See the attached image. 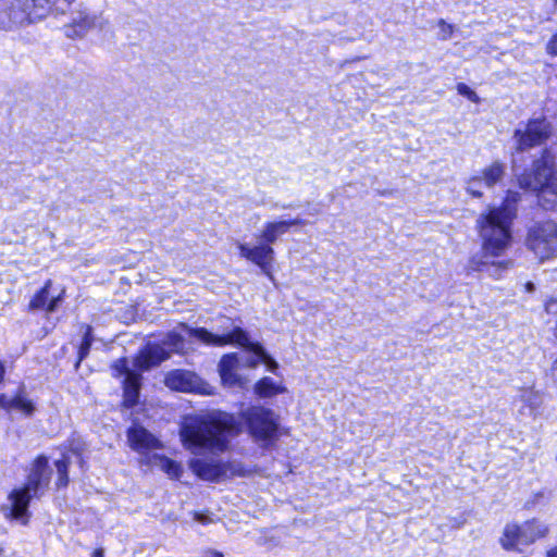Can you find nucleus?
<instances>
[{
    "label": "nucleus",
    "mask_w": 557,
    "mask_h": 557,
    "mask_svg": "<svg viewBox=\"0 0 557 557\" xmlns=\"http://www.w3.org/2000/svg\"><path fill=\"white\" fill-rule=\"evenodd\" d=\"M236 419L225 412L186 417L180 429L182 446L193 455L188 467L199 479L220 482L244 476L245 469L237 461H221L214 456L228 449L231 438L239 433Z\"/></svg>",
    "instance_id": "f257e3e1"
},
{
    "label": "nucleus",
    "mask_w": 557,
    "mask_h": 557,
    "mask_svg": "<svg viewBox=\"0 0 557 557\" xmlns=\"http://www.w3.org/2000/svg\"><path fill=\"white\" fill-rule=\"evenodd\" d=\"M521 199L518 191L508 190L500 206H492L476 219V228L482 240V250L472 255L467 263V272H488L495 278L508 270L510 260H496L511 246V227L517 218V206Z\"/></svg>",
    "instance_id": "f03ea898"
},
{
    "label": "nucleus",
    "mask_w": 557,
    "mask_h": 557,
    "mask_svg": "<svg viewBox=\"0 0 557 557\" xmlns=\"http://www.w3.org/2000/svg\"><path fill=\"white\" fill-rule=\"evenodd\" d=\"M51 472L47 457H37L30 467L26 484L23 487L13 490L8 496L7 504L2 505L1 511L3 516L7 519L18 520L26 524L29 517V502L32 498H38L45 493L50 482Z\"/></svg>",
    "instance_id": "7ed1b4c3"
},
{
    "label": "nucleus",
    "mask_w": 557,
    "mask_h": 557,
    "mask_svg": "<svg viewBox=\"0 0 557 557\" xmlns=\"http://www.w3.org/2000/svg\"><path fill=\"white\" fill-rule=\"evenodd\" d=\"M520 188L537 193L539 205L545 210L557 208V169L555 157L545 150L542 157L533 162V170L517 175Z\"/></svg>",
    "instance_id": "20e7f679"
},
{
    "label": "nucleus",
    "mask_w": 557,
    "mask_h": 557,
    "mask_svg": "<svg viewBox=\"0 0 557 557\" xmlns=\"http://www.w3.org/2000/svg\"><path fill=\"white\" fill-rule=\"evenodd\" d=\"M49 15H60L50 0H10L0 7V30L17 32Z\"/></svg>",
    "instance_id": "39448f33"
},
{
    "label": "nucleus",
    "mask_w": 557,
    "mask_h": 557,
    "mask_svg": "<svg viewBox=\"0 0 557 557\" xmlns=\"http://www.w3.org/2000/svg\"><path fill=\"white\" fill-rule=\"evenodd\" d=\"M199 329H196L198 331ZM190 337H198L195 335V330L181 325L165 335L161 344H148L137 356L135 364L143 369L148 370L151 367L158 366L163 360L168 359L172 352H178L184 349V334ZM201 342V339L199 338ZM202 343H205L202 341Z\"/></svg>",
    "instance_id": "423d86ee"
},
{
    "label": "nucleus",
    "mask_w": 557,
    "mask_h": 557,
    "mask_svg": "<svg viewBox=\"0 0 557 557\" xmlns=\"http://www.w3.org/2000/svg\"><path fill=\"white\" fill-rule=\"evenodd\" d=\"M195 335L207 345L225 346L227 344H237L260 357L271 372H275L278 368L277 362L267 354L263 347L258 343H251L248 334L240 327H235L226 334H213L207 330L195 331Z\"/></svg>",
    "instance_id": "0eeeda50"
},
{
    "label": "nucleus",
    "mask_w": 557,
    "mask_h": 557,
    "mask_svg": "<svg viewBox=\"0 0 557 557\" xmlns=\"http://www.w3.org/2000/svg\"><path fill=\"white\" fill-rule=\"evenodd\" d=\"M242 418L251 437L261 446H269L276 438L278 422L272 410L255 406L244 410Z\"/></svg>",
    "instance_id": "6e6552de"
},
{
    "label": "nucleus",
    "mask_w": 557,
    "mask_h": 557,
    "mask_svg": "<svg viewBox=\"0 0 557 557\" xmlns=\"http://www.w3.org/2000/svg\"><path fill=\"white\" fill-rule=\"evenodd\" d=\"M525 245L540 261L557 258V223L539 222L528 230Z\"/></svg>",
    "instance_id": "1a4fd4ad"
},
{
    "label": "nucleus",
    "mask_w": 557,
    "mask_h": 557,
    "mask_svg": "<svg viewBox=\"0 0 557 557\" xmlns=\"http://www.w3.org/2000/svg\"><path fill=\"white\" fill-rule=\"evenodd\" d=\"M547 532L548 528L537 520L527 521L521 525L508 523L504 528L500 544L507 550H522V547L545 536Z\"/></svg>",
    "instance_id": "9d476101"
},
{
    "label": "nucleus",
    "mask_w": 557,
    "mask_h": 557,
    "mask_svg": "<svg viewBox=\"0 0 557 557\" xmlns=\"http://www.w3.org/2000/svg\"><path fill=\"white\" fill-rule=\"evenodd\" d=\"M108 21L101 13L90 12L87 8L79 4L71 12V21L64 25V34L67 38H83L91 29H103Z\"/></svg>",
    "instance_id": "9b49d317"
},
{
    "label": "nucleus",
    "mask_w": 557,
    "mask_h": 557,
    "mask_svg": "<svg viewBox=\"0 0 557 557\" xmlns=\"http://www.w3.org/2000/svg\"><path fill=\"white\" fill-rule=\"evenodd\" d=\"M552 135V127L546 119L531 120L523 128L515 132L517 149L520 151L543 144Z\"/></svg>",
    "instance_id": "f8f14e48"
},
{
    "label": "nucleus",
    "mask_w": 557,
    "mask_h": 557,
    "mask_svg": "<svg viewBox=\"0 0 557 557\" xmlns=\"http://www.w3.org/2000/svg\"><path fill=\"white\" fill-rule=\"evenodd\" d=\"M127 441L131 448L141 456L140 462L145 465H147L148 458L153 455V450L163 447L160 440L140 425H134L128 429Z\"/></svg>",
    "instance_id": "ddd939ff"
},
{
    "label": "nucleus",
    "mask_w": 557,
    "mask_h": 557,
    "mask_svg": "<svg viewBox=\"0 0 557 557\" xmlns=\"http://www.w3.org/2000/svg\"><path fill=\"white\" fill-rule=\"evenodd\" d=\"M237 247L240 257L258 265L271 281L274 280L272 274L274 249L270 245L260 242L259 245L251 247L248 244L237 243Z\"/></svg>",
    "instance_id": "4468645a"
},
{
    "label": "nucleus",
    "mask_w": 557,
    "mask_h": 557,
    "mask_svg": "<svg viewBox=\"0 0 557 557\" xmlns=\"http://www.w3.org/2000/svg\"><path fill=\"white\" fill-rule=\"evenodd\" d=\"M164 383L169 388L178 392H203L201 380L190 371L174 370L166 374Z\"/></svg>",
    "instance_id": "2eb2a0df"
},
{
    "label": "nucleus",
    "mask_w": 557,
    "mask_h": 557,
    "mask_svg": "<svg viewBox=\"0 0 557 557\" xmlns=\"http://www.w3.org/2000/svg\"><path fill=\"white\" fill-rule=\"evenodd\" d=\"M306 222L300 218L293 220L270 221L263 224L257 238L268 245L274 244L281 236L286 234L290 227L305 225Z\"/></svg>",
    "instance_id": "dca6fc26"
},
{
    "label": "nucleus",
    "mask_w": 557,
    "mask_h": 557,
    "mask_svg": "<svg viewBox=\"0 0 557 557\" xmlns=\"http://www.w3.org/2000/svg\"><path fill=\"white\" fill-rule=\"evenodd\" d=\"M0 409H4L7 411L17 410L25 416H32L35 411V406L32 400L26 397L25 388L21 387L12 397L4 394L0 395Z\"/></svg>",
    "instance_id": "f3484780"
},
{
    "label": "nucleus",
    "mask_w": 557,
    "mask_h": 557,
    "mask_svg": "<svg viewBox=\"0 0 557 557\" xmlns=\"http://www.w3.org/2000/svg\"><path fill=\"white\" fill-rule=\"evenodd\" d=\"M238 368L239 361L236 354L223 356L219 363V372L221 380L225 385H243L242 377L237 373Z\"/></svg>",
    "instance_id": "a211bd4d"
},
{
    "label": "nucleus",
    "mask_w": 557,
    "mask_h": 557,
    "mask_svg": "<svg viewBox=\"0 0 557 557\" xmlns=\"http://www.w3.org/2000/svg\"><path fill=\"white\" fill-rule=\"evenodd\" d=\"M147 466L157 467L175 480H178L184 472L182 463L156 453L148 458Z\"/></svg>",
    "instance_id": "6ab92c4d"
},
{
    "label": "nucleus",
    "mask_w": 557,
    "mask_h": 557,
    "mask_svg": "<svg viewBox=\"0 0 557 557\" xmlns=\"http://www.w3.org/2000/svg\"><path fill=\"white\" fill-rule=\"evenodd\" d=\"M50 285L51 281H48L45 284V286L30 300L29 308L32 310L46 308L48 312H53L57 309L59 302L61 301V295L49 299Z\"/></svg>",
    "instance_id": "aec40b11"
},
{
    "label": "nucleus",
    "mask_w": 557,
    "mask_h": 557,
    "mask_svg": "<svg viewBox=\"0 0 557 557\" xmlns=\"http://www.w3.org/2000/svg\"><path fill=\"white\" fill-rule=\"evenodd\" d=\"M140 376L136 373H128L124 380V399L123 405L126 408H132L138 401L139 397V383Z\"/></svg>",
    "instance_id": "412c9836"
},
{
    "label": "nucleus",
    "mask_w": 557,
    "mask_h": 557,
    "mask_svg": "<svg viewBox=\"0 0 557 557\" xmlns=\"http://www.w3.org/2000/svg\"><path fill=\"white\" fill-rule=\"evenodd\" d=\"M505 176V165L498 161L493 162L482 171L481 178L484 187L492 188L497 183L502 182Z\"/></svg>",
    "instance_id": "4be33fe9"
},
{
    "label": "nucleus",
    "mask_w": 557,
    "mask_h": 557,
    "mask_svg": "<svg viewBox=\"0 0 557 557\" xmlns=\"http://www.w3.org/2000/svg\"><path fill=\"white\" fill-rule=\"evenodd\" d=\"M286 388L280 384H276L271 377H263L258 381L255 385V393L262 398H269L277 394H283Z\"/></svg>",
    "instance_id": "5701e85b"
},
{
    "label": "nucleus",
    "mask_w": 557,
    "mask_h": 557,
    "mask_svg": "<svg viewBox=\"0 0 557 557\" xmlns=\"http://www.w3.org/2000/svg\"><path fill=\"white\" fill-rule=\"evenodd\" d=\"M69 457L64 456L63 459L55 461V468L58 472V480H57V486L63 487L66 486L69 483V476H67V468H69Z\"/></svg>",
    "instance_id": "b1692460"
},
{
    "label": "nucleus",
    "mask_w": 557,
    "mask_h": 557,
    "mask_svg": "<svg viewBox=\"0 0 557 557\" xmlns=\"http://www.w3.org/2000/svg\"><path fill=\"white\" fill-rule=\"evenodd\" d=\"M482 187L484 184L481 176H473L468 180L466 189L470 195L481 197L483 195Z\"/></svg>",
    "instance_id": "393cba45"
},
{
    "label": "nucleus",
    "mask_w": 557,
    "mask_h": 557,
    "mask_svg": "<svg viewBox=\"0 0 557 557\" xmlns=\"http://www.w3.org/2000/svg\"><path fill=\"white\" fill-rule=\"evenodd\" d=\"M91 342H92V338H91V327L87 326L86 327V332L84 334L83 342H82L81 347H79V351H78L79 358H78V361H82L88 355L89 348L91 346Z\"/></svg>",
    "instance_id": "a878e982"
},
{
    "label": "nucleus",
    "mask_w": 557,
    "mask_h": 557,
    "mask_svg": "<svg viewBox=\"0 0 557 557\" xmlns=\"http://www.w3.org/2000/svg\"><path fill=\"white\" fill-rule=\"evenodd\" d=\"M521 400L529 404L533 409L541 404V396L532 389H525L521 394Z\"/></svg>",
    "instance_id": "bb28decb"
},
{
    "label": "nucleus",
    "mask_w": 557,
    "mask_h": 557,
    "mask_svg": "<svg viewBox=\"0 0 557 557\" xmlns=\"http://www.w3.org/2000/svg\"><path fill=\"white\" fill-rule=\"evenodd\" d=\"M457 90L461 96L467 97L470 101L478 103L480 102L479 96L473 91L468 85L463 83H459L457 85Z\"/></svg>",
    "instance_id": "cd10ccee"
},
{
    "label": "nucleus",
    "mask_w": 557,
    "mask_h": 557,
    "mask_svg": "<svg viewBox=\"0 0 557 557\" xmlns=\"http://www.w3.org/2000/svg\"><path fill=\"white\" fill-rule=\"evenodd\" d=\"M57 10V14L64 15L75 0H50Z\"/></svg>",
    "instance_id": "c85d7f7f"
},
{
    "label": "nucleus",
    "mask_w": 557,
    "mask_h": 557,
    "mask_svg": "<svg viewBox=\"0 0 557 557\" xmlns=\"http://www.w3.org/2000/svg\"><path fill=\"white\" fill-rule=\"evenodd\" d=\"M112 369L114 371V375H116V376H121L124 374L126 376V375H128V373H133L127 367L126 359H119L117 361H115Z\"/></svg>",
    "instance_id": "c756f323"
},
{
    "label": "nucleus",
    "mask_w": 557,
    "mask_h": 557,
    "mask_svg": "<svg viewBox=\"0 0 557 557\" xmlns=\"http://www.w3.org/2000/svg\"><path fill=\"white\" fill-rule=\"evenodd\" d=\"M438 27L443 34V39H448L451 36L454 27L450 24H447L444 20H440Z\"/></svg>",
    "instance_id": "7c9ffc66"
},
{
    "label": "nucleus",
    "mask_w": 557,
    "mask_h": 557,
    "mask_svg": "<svg viewBox=\"0 0 557 557\" xmlns=\"http://www.w3.org/2000/svg\"><path fill=\"white\" fill-rule=\"evenodd\" d=\"M260 362H262L260 357H258L256 354H253V356L247 358L246 367H248V368H257Z\"/></svg>",
    "instance_id": "2f4dec72"
},
{
    "label": "nucleus",
    "mask_w": 557,
    "mask_h": 557,
    "mask_svg": "<svg viewBox=\"0 0 557 557\" xmlns=\"http://www.w3.org/2000/svg\"><path fill=\"white\" fill-rule=\"evenodd\" d=\"M547 48L550 53L557 54V34L550 39Z\"/></svg>",
    "instance_id": "473e14b6"
},
{
    "label": "nucleus",
    "mask_w": 557,
    "mask_h": 557,
    "mask_svg": "<svg viewBox=\"0 0 557 557\" xmlns=\"http://www.w3.org/2000/svg\"><path fill=\"white\" fill-rule=\"evenodd\" d=\"M552 377L557 383V357L552 367Z\"/></svg>",
    "instance_id": "72a5a7b5"
},
{
    "label": "nucleus",
    "mask_w": 557,
    "mask_h": 557,
    "mask_svg": "<svg viewBox=\"0 0 557 557\" xmlns=\"http://www.w3.org/2000/svg\"><path fill=\"white\" fill-rule=\"evenodd\" d=\"M547 557H557V545L553 548H550L549 550H547V554H546Z\"/></svg>",
    "instance_id": "f704fd0d"
},
{
    "label": "nucleus",
    "mask_w": 557,
    "mask_h": 557,
    "mask_svg": "<svg viewBox=\"0 0 557 557\" xmlns=\"http://www.w3.org/2000/svg\"><path fill=\"white\" fill-rule=\"evenodd\" d=\"M91 557H104L103 556V550L102 549H96L94 553H92V556Z\"/></svg>",
    "instance_id": "c9c22d12"
},
{
    "label": "nucleus",
    "mask_w": 557,
    "mask_h": 557,
    "mask_svg": "<svg viewBox=\"0 0 557 557\" xmlns=\"http://www.w3.org/2000/svg\"><path fill=\"white\" fill-rule=\"evenodd\" d=\"M3 376H4V366L3 363L0 361V383L2 382L3 380Z\"/></svg>",
    "instance_id": "e433bc0d"
},
{
    "label": "nucleus",
    "mask_w": 557,
    "mask_h": 557,
    "mask_svg": "<svg viewBox=\"0 0 557 557\" xmlns=\"http://www.w3.org/2000/svg\"><path fill=\"white\" fill-rule=\"evenodd\" d=\"M525 288L528 292H533L535 287L533 283L529 282L527 283Z\"/></svg>",
    "instance_id": "4c0bfd02"
},
{
    "label": "nucleus",
    "mask_w": 557,
    "mask_h": 557,
    "mask_svg": "<svg viewBox=\"0 0 557 557\" xmlns=\"http://www.w3.org/2000/svg\"><path fill=\"white\" fill-rule=\"evenodd\" d=\"M195 519H196L197 521H199V522H202V523H205V522H206V520L201 517V515H200V513H196V515H195Z\"/></svg>",
    "instance_id": "58836bf2"
},
{
    "label": "nucleus",
    "mask_w": 557,
    "mask_h": 557,
    "mask_svg": "<svg viewBox=\"0 0 557 557\" xmlns=\"http://www.w3.org/2000/svg\"><path fill=\"white\" fill-rule=\"evenodd\" d=\"M554 3L557 5V0H554Z\"/></svg>",
    "instance_id": "ea45409f"
}]
</instances>
